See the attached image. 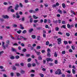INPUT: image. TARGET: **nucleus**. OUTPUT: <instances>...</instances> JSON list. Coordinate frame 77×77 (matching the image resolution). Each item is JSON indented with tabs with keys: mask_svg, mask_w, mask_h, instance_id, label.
Returning a JSON list of instances; mask_svg holds the SVG:
<instances>
[{
	"mask_svg": "<svg viewBox=\"0 0 77 77\" xmlns=\"http://www.w3.org/2000/svg\"><path fill=\"white\" fill-rule=\"evenodd\" d=\"M55 73L56 74H58V75L62 74V73L61 72V70L59 69H57V70L55 71Z\"/></svg>",
	"mask_w": 77,
	"mask_h": 77,
	"instance_id": "obj_1",
	"label": "nucleus"
},
{
	"mask_svg": "<svg viewBox=\"0 0 77 77\" xmlns=\"http://www.w3.org/2000/svg\"><path fill=\"white\" fill-rule=\"evenodd\" d=\"M57 40L58 41L57 42L58 44L59 45L61 44V41H62V39H61V38H59L57 39Z\"/></svg>",
	"mask_w": 77,
	"mask_h": 77,
	"instance_id": "obj_2",
	"label": "nucleus"
},
{
	"mask_svg": "<svg viewBox=\"0 0 77 77\" xmlns=\"http://www.w3.org/2000/svg\"><path fill=\"white\" fill-rule=\"evenodd\" d=\"M34 51L37 56H40V54H41V52L37 51L35 49L34 50Z\"/></svg>",
	"mask_w": 77,
	"mask_h": 77,
	"instance_id": "obj_3",
	"label": "nucleus"
},
{
	"mask_svg": "<svg viewBox=\"0 0 77 77\" xmlns=\"http://www.w3.org/2000/svg\"><path fill=\"white\" fill-rule=\"evenodd\" d=\"M19 8V5H18L17 4H16V5L15 7L14 8V9L16 10V11H17L18 9V8Z\"/></svg>",
	"mask_w": 77,
	"mask_h": 77,
	"instance_id": "obj_4",
	"label": "nucleus"
},
{
	"mask_svg": "<svg viewBox=\"0 0 77 77\" xmlns=\"http://www.w3.org/2000/svg\"><path fill=\"white\" fill-rule=\"evenodd\" d=\"M11 50L12 52H17V50L14 48L12 47Z\"/></svg>",
	"mask_w": 77,
	"mask_h": 77,
	"instance_id": "obj_5",
	"label": "nucleus"
},
{
	"mask_svg": "<svg viewBox=\"0 0 77 77\" xmlns=\"http://www.w3.org/2000/svg\"><path fill=\"white\" fill-rule=\"evenodd\" d=\"M3 17L4 19H8V18H9V17L8 16L6 15L5 16L3 15Z\"/></svg>",
	"mask_w": 77,
	"mask_h": 77,
	"instance_id": "obj_6",
	"label": "nucleus"
},
{
	"mask_svg": "<svg viewBox=\"0 0 77 77\" xmlns=\"http://www.w3.org/2000/svg\"><path fill=\"white\" fill-rule=\"evenodd\" d=\"M2 43L3 48L4 49H6V47H5V42H2Z\"/></svg>",
	"mask_w": 77,
	"mask_h": 77,
	"instance_id": "obj_7",
	"label": "nucleus"
},
{
	"mask_svg": "<svg viewBox=\"0 0 77 77\" xmlns=\"http://www.w3.org/2000/svg\"><path fill=\"white\" fill-rule=\"evenodd\" d=\"M16 15H17V16H16V18H20V15H18V13H17L16 14Z\"/></svg>",
	"mask_w": 77,
	"mask_h": 77,
	"instance_id": "obj_8",
	"label": "nucleus"
},
{
	"mask_svg": "<svg viewBox=\"0 0 77 77\" xmlns=\"http://www.w3.org/2000/svg\"><path fill=\"white\" fill-rule=\"evenodd\" d=\"M47 56L48 57H50L51 56V55H50V53L48 52L47 54Z\"/></svg>",
	"mask_w": 77,
	"mask_h": 77,
	"instance_id": "obj_9",
	"label": "nucleus"
},
{
	"mask_svg": "<svg viewBox=\"0 0 77 77\" xmlns=\"http://www.w3.org/2000/svg\"><path fill=\"white\" fill-rule=\"evenodd\" d=\"M20 29H22V30L23 29H24V27H23V25H22V24H20Z\"/></svg>",
	"mask_w": 77,
	"mask_h": 77,
	"instance_id": "obj_10",
	"label": "nucleus"
},
{
	"mask_svg": "<svg viewBox=\"0 0 77 77\" xmlns=\"http://www.w3.org/2000/svg\"><path fill=\"white\" fill-rule=\"evenodd\" d=\"M37 38L38 41H40L41 40V36H37Z\"/></svg>",
	"mask_w": 77,
	"mask_h": 77,
	"instance_id": "obj_11",
	"label": "nucleus"
},
{
	"mask_svg": "<svg viewBox=\"0 0 77 77\" xmlns=\"http://www.w3.org/2000/svg\"><path fill=\"white\" fill-rule=\"evenodd\" d=\"M38 60H42V59L41 55H40L38 57Z\"/></svg>",
	"mask_w": 77,
	"mask_h": 77,
	"instance_id": "obj_12",
	"label": "nucleus"
},
{
	"mask_svg": "<svg viewBox=\"0 0 77 77\" xmlns=\"http://www.w3.org/2000/svg\"><path fill=\"white\" fill-rule=\"evenodd\" d=\"M62 5L63 8H65V7H66V5L65 4V3H63L62 4Z\"/></svg>",
	"mask_w": 77,
	"mask_h": 77,
	"instance_id": "obj_13",
	"label": "nucleus"
},
{
	"mask_svg": "<svg viewBox=\"0 0 77 77\" xmlns=\"http://www.w3.org/2000/svg\"><path fill=\"white\" fill-rule=\"evenodd\" d=\"M28 67L29 68H30V67H31V66H32V65L30 63H28L27 65Z\"/></svg>",
	"mask_w": 77,
	"mask_h": 77,
	"instance_id": "obj_14",
	"label": "nucleus"
},
{
	"mask_svg": "<svg viewBox=\"0 0 77 77\" xmlns=\"http://www.w3.org/2000/svg\"><path fill=\"white\" fill-rule=\"evenodd\" d=\"M35 63H36L37 65H39V63L38 62V61L37 60H36V59H35Z\"/></svg>",
	"mask_w": 77,
	"mask_h": 77,
	"instance_id": "obj_15",
	"label": "nucleus"
},
{
	"mask_svg": "<svg viewBox=\"0 0 77 77\" xmlns=\"http://www.w3.org/2000/svg\"><path fill=\"white\" fill-rule=\"evenodd\" d=\"M33 30V29L32 28L31 29H30L29 30V33H31V32H32Z\"/></svg>",
	"mask_w": 77,
	"mask_h": 77,
	"instance_id": "obj_16",
	"label": "nucleus"
},
{
	"mask_svg": "<svg viewBox=\"0 0 77 77\" xmlns=\"http://www.w3.org/2000/svg\"><path fill=\"white\" fill-rule=\"evenodd\" d=\"M21 30H20V29H19V31H17V32L19 34H20V33H21Z\"/></svg>",
	"mask_w": 77,
	"mask_h": 77,
	"instance_id": "obj_17",
	"label": "nucleus"
},
{
	"mask_svg": "<svg viewBox=\"0 0 77 77\" xmlns=\"http://www.w3.org/2000/svg\"><path fill=\"white\" fill-rule=\"evenodd\" d=\"M58 12H59L60 14H62V11L60 10V9H59L58 10Z\"/></svg>",
	"mask_w": 77,
	"mask_h": 77,
	"instance_id": "obj_18",
	"label": "nucleus"
},
{
	"mask_svg": "<svg viewBox=\"0 0 77 77\" xmlns=\"http://www.w3.org/2000/svg\"><path fill=\"white\" fill-rule=\"evenodd\" d=\"M54 57H57V53H56V52H54Z\"/></svg>",
	"mask_w": 77,
	"mask_h": 77,
	"instance_id": "obj_19",
	"label": "nucleus"
},
{
	"mask_svg": "<svg viewBox=\"0 0 77 77\" xmlns=\"http://www.w3.org/2000/svg\"><path fill=\"white\" fill-rule=\"evenodd\" d=\"M32 17L35 19H37V18H38V17H36L35 15H33Z\"/></svg>",
	"mask_w": 77,
	"mask_h": 77,
	"instance_id": "obj_20",
	"label": "nucleus"
},
{
	"mask_svg": "<svg viewBox=\"0 0 77 77\" xmlns=\"http://www.w3.org/2000/svg\"><path fill=\"white\" fill-rule=\"evenodd\" d=\"M61 28H64V29H66V25H63L61 27Z\"/></svg>",
	"mask_w": 77,
	"mask_h": 77,
	"instance_id": "obj_21",
	"label": "nucleus"
},
{
	"mask_svg": "<svg viewBox=\"0 0 77 77\" xmlns=\"http://www.w3.org/2000/svg\"><path fill=\"white\" fill-rule=\"evenodd\" d=\"M66 35H67V36H70V34L68 32H66Z\"/></svg>",
	"mask_w": 77,
	"mask_h": 77,
	"instance_id": "obj_22",
	"label": "nucleus"
},
{
	"mask_svg": "<svg viewBox=\"0 0 77 77\" xmlns=\"http://www.w3.org/2000/svg\"><path fill=\"white\" fill-rule=\"evenodd\" d=\"M26 33H27V31H26V30H24L22 32V33H23V34Z\"/></svg>",
	"mask_w": 77,
	"mask_h": 77,
	"instance_id": "obj_23",
	"label": "nucleus"
},
{
	"mask_svg": "<svg viewBox=\"0 0 77 77\" xmlns=\"http://www.w3.org/2000/svg\"><path fill=\"white\" fill-rule=\"evenodd\" d=\"M72 72L73 74H75V70H74V69H72Z\"/></svg>",
	"mask_w": 77,
	"mask_h": 77,
	"instance_id": "obj_24",
	"label": "nucleus"
},
{
	"mask_svg": "<svg viewBox=\"0 0 77 77\" xmlns=\"http://www.w3.org/2000/svg\"><path fill=\"white\" fill-rule=\"evenodd\" d=\"M46 60L47 62H49L50 61V58H47L46 59Z\"/></svg>",
	"mask_w": 77,
	"mask_h": 77,
	"instance_id": "obj_25",
	"label": "nucleus"
},
{
	"mask_svg": "<svg viewBox=\"0 0 77 77\" xmlns=\"http://www.w3.org/2000/svg\"><path fill=\"white\" fill-rule=\"evenodd\" d=\"M27 51V49L26 48H23L22 50L23 52H26Z\"/></svg>",
	"mask_w": 77,
	"mask_h": 77,
	"instance_id": "obj_26",
	"label": "nucleus"
},
{
	"mask_svg": "<svg viewBox=\"0 0 77 77\" xmlns=\"http://www.w3.org/2000/svg\"><path fill=\"white\" fill-rule=\"evenodd\" d=\"M32 38H33V39H35L36 36L35 35H32Z\"/></svg>",
	"mask_w": 77,
	"mask_h": 77,
	"instance_id": "obj_27",
	"label": "nucleus"
},
{
	"mask_svg": "<svg viewBox=\"0 0 77 77\" xmlns=\"http://www.w3.org/2000/svg\"><path fill=\"white\" fill-rule=\"evenodd\" d=\"M16 74L17 75V76L18 77L20 76V75H21V74L18 73H16Z\"/></svg>",
	"mask_w": 77,
	"mask_h": 77,
	"instance_id": "obj_28",
	"label": "nucleus"
},
{
	"mask_svg": "<svg viewBox=\"0 0 77 77\" xmlns=\"http://www.w3.org/2000/svg\"><path fill=\"white\" fill-rule=\"evenodd\" d=\"M12 8V6H10L8 8V11H9V10L10 9H11Z\"/></svg>",
	"mask_w": 77,
	"mask_h": 77,
	"instance_id": "obj_29",
	"label": "nucleus"
},
{
	"mask_svg": "<svg viewBox=\"0 0 77 77\" xmlns=\"http://www.w3.org/2000/svg\"><path fill=\"white\" fill-rule=\"evenodd\" d=\"M19 5L20 7V8H23V5L21 3H19Z\"/></svg>",
	"mask_w": 77,
	"mask_h": 77,
	"instance_id": "obj_30",
	"label": "nucleus"
},
{
	"mask_svg": "<svg viewBox=\"0 0 77 77\" xmlns=\"http://www.w3.org/2000/svg\"><path fill=\"white\" fill-rule=\"evenodd\" d=\"M29 22L31 23H32L33 22V19L31 18L29 20Z\"/></svg>",
	"mask_w": 77,
	"mask_h": 77,
	"instance_id": "obj_31",
	"label": "nucleus"
},
{
	"mask_svg": "<svg viewBox=\"0 0 77 77\" xmlns=\"http://www.w3.org/2000/svg\"><path fill=\"white\" fill-rule=\"evenodd\" d=\"M66 76H67V77H72V75H70V74H68L66 75Z\"/></svg>",
	"mask_w": 77,
	"mask_h": 77,
	"instance_id": "obj_32",
	"label": "nucleus"
},
{
	"mask_svg": "<svg viewBox=\"0 0 77 77\" xmlns=\"http://www.w3.org/2000/svg\"><path fill=\"white\" fill-rule=\"evenodd\" d=\"M18 26H17V25L16 24H14L13 25V27H17Z\"/></svg>",
	"mask_w": 77,
	"mask_h": 77,
	"instance_id": "obj_33",
	"label": "nucleus"
},
{
	"mask_svg": "<svg viewBox=\"0 0 77 77\" xmlns=\"http://www.w3.org/2000/svg\"><path fill=\"white\" fill-rule=\"evenodd\" d=\"M36 48L37 50H38V49H41V46H37Z\"/></svg>",
	"mask_w": 77,
	"mask_h": 77,
	"instance_id": "obj_34",
	"label": "nucleus"
},
{
	"mask_svg": "<svg viewBox=\"0 0 77 77\" xmlns=\"http://www.w3.org/2000/svg\"><path fill=\"white\" fill-rule=\"evenodd\" d=\"M15 58L17 59H19V58H20V56H19L18 55H17L15 56Z\"/></svg>",
	"mask_w": 77,
	"mask_h": 77,
	"instance_id": "obj_35",
	"label": "nucleus"
},
{
	"mask_svg": "<svg viewBox=\"0 0 77 77\" xmlns=\"http://www.w3.org/2000/svg\"><path fill=\"white\" fill-rule=\"evenodd\" d=\"M13 70H16V67H15V66H13Z\"/></svg>",
	"mask_w": 77,
	"mask_h": 77,
	"instance_id": "obj_36",
	"label": "nucleus"
},
{
	"mask_svg": "<svg viewBox=\"0 0 77 77\" xmlns=\"http://www.w3.org/2000/svg\"><path fill=\"white\" fill-rule=\"evenodd\" d=\"M10 75H11V77H13V76H14V73L12 72H11Z\"/></svg>",
	"mask_w": 77,
	"mask_h": 77,
	"instance_id": "obj_37",
	"label": "nucleus"
},
{
	"mask_svg": "<svg viewBox=\"0 0 77 77\" xmlns=\"http://www.w3.org/2000/svg\"><path fill=\"white\" fill-rule=\"evenodd\" d=\"M32 60V59L30 58H29L28 59V62H30Z\"/></svg>",
	"mask_w": 77,
	"mask_h": 77,
	"instance_id": "obj_38",
	"label": "nucleus"
},
{
	"mask_svg": "<svg viewBox=\"0 0 77 77\" xmlns=\"http://www.w3.org/2000/svg\"><path fill=\"white\" fill-rule=\"evenodd\" d=\"M24 72H25V71H24V70H21L20 72V73H21V74H24Z\"/></svg>",
	"mask_w": 77,
	"mask_h": 77,
	"instance_id": "obj_39",
	"label": "nucleus"
},
{
	"mask_svg": "<svg viewBox=\"0 0 77 77\" xmlns=\"http://www.w3.org/2000/svg\"><path fill=\"white\" fill-rule=\"evenodd\" d=\"M3 4L4 5H8V3L6 2H4L3 3Z\"/></svg>",
	"mask_w": 77,
	"mask_h": 77,
	"instance_id": "obj_40",
	"label": "nucleus"
},
{
	"mask_svg": "<svg viewBox=\"0 0 77 77\" xmlns=\"http://www.w3.org/2000/svg\"><path fill=\"white\" fill-rule=\"evenodd\" d=\"M50 44L49 42L47 41V42H46V45H48V44Z\"/></svg>",
	"mask_w": 77,
	"mask_h": 77,
	"instance_id": "obj_41",
	"label": "nucleus"
},
{
	"mask_svg": "<svg viewBox=\"0 0 77 77\" xmlns=\"http://www.w3.org/2000/svg\"><path fill=\"white\" fill-rule=\"evenodd\" d=\"M54 65V63H49L50 66H53Z\"/></svg>",
	"mask_w": 77,
	"mask_h": 77,
	"instance_id": "obj_42",
	"label": "nucleus"
},
{
	"mask_svg": "<svg viewBox=\"0 0 77 77\" xmlns=\"http://www.w3.org/2000/svg\"><path fill=\"white\" fill-rule=\"evenodd\" d=\"M64 44H65V45H66V44H68V42L66 41H64Z\"/></svg>",
	"mask_w": 77,
	"mask_h": 77,
	"instance_id": "obj_43",
	"label": "nucleus"
},
{
	"mask_svg": "<svg viewBox=\"0 0 77 77\" xmlns=\"http://www.w3.org/2000/svg\"><path fill=\"white\" fill-rule=\"evenodd\" d=\"M48 53H50L51 52V51L50 50V49L48 48L47 50Z\"/></svg>",
	"mask_w": 77,
	"mask_h": 77,
	"instance_id": "obj_44",
	"label": "nucleus"
},
{
	"mask_svg": "<svg viewBox=\"0 0 77 77\" xmlns=\"http://www.w3.org/2000/svg\"><path fill=\"white\" fill-rule=\"evenodd\" d=\"M40 75L41 76V77H44V76L43 74L41 73L40 74Z\"/></svg>",
	"mask_w": 77,
	"mask_h": 77,
	"instance_id": "obj_45",
	"label": "nucleus"
},
{
	"mask_svg": "<svg viewBox=\"0 0 77 77\" xmlns=\"http://www.w3.org/2000/svg\"><path fill=\"white\" fill-rule=\"evenodd\" d=\"M24 19H25L24 17H22L21 19L22 21H23V22L24 21Z\"/></svg>",
	"mask_w": 77,
	"mask_h": 77,
	"instance_id": "obj_46",
	"label": "nucleus"
},
{
	"mask_svg": "<svg viewBox=\"0 0 77 77\" xmlns=\"http://www.w3.org/2000/svg\"><path fill=\"white\" fill-rule=\"evenodd\" d=\"M38 20H34V23H37V22H38Z\"/></svg>",
	"mask_w": 77,
	"mask_h": 77,
	"instance_id": "obj_47",
	"label": "nucleus"
},
{
	"mask_svg": "<svg viewBox=\"0 0 77 77\" xmlns=\"http://www.w3.org/2000/svg\"><path fill=\"white\" fill-rule=\"evenodd\" d=\"M54 63L55 64H57V63H58V62H57V60H55L54 61Z\"/></svg>",
	"mask_w": 77,
	"mask_h": 77,
	"instance_id": "obj_48",
	"label": "nucleus"
},
{
	"mask_svg": "<svg viewBox=\"0 0 77 77\" xmlns=\"http://www.w3.org/2000/svg\"><path fill=\"white\" fill-rule=\"evenodd\" d=\"M55 5L56 6H59V4L58 3V2H57L56 3Z\"/></svg>",
	"mask_w": 77,
	"mask_h": 77,
	"instance_id": "obj_49",
	"label": "nucleus"
},
{
	"mask_svg": "<svg viewBox=\"0 0 77 77\" xmlns=\"http://www.w3.org/2000/svg\"><path fill=\"white\" fill-rule=\"evenodd\" d=\"M15 66H20V64L18 63H15Z\"/></svg>",
	"mask_w": 77,
	"mask_h": 77,
	"instance_id": "obj_50",
	"label": "nucleus"
},
{
	"mask_svg": "<svg viewBox=\"0 0 77 77\" xmlns=\"http://www.w3.org/2000/svg\"><path fill=\"white\" fill-rule=\"evenodd\" d=\"M66 72H67L69 74H71V71H70V70L66 71Z\"/></svg>",
	"mask_w": 77,
	"mask_h": 77,
	"instance_id": "obj_51",
	"label": "nucleus"
},
{
	"mask_svg": "<svg viewBox=\"0 0 77 77\" xmlns=\"http://www.w3.org/2000/svg\"><path fill=\"white\" fill-rule=\"evenodd\" d=\"M32 66H33V67L35 66H36V64L35 63H33L32 64Z\"/></svg>",
	"mask_w": 77,
	"mask_h": 77,
	"instance_id": "obj_52",
	"label": "nucleus"
},
{
	"mask_svg": "<svg viewBox=\"0 0 77 77\" xmlns=\"http://www.w3.org/2000/svg\"><path fill=\"white\" fill-rule=\"evenodd\" d=\"M20 65H21V66H24V63H20Z\"/></svg>",
	"mask_w": 77,
	"mask_h": 77,
	"instance_id": "obj_53",
	"label": "nucleus"
},
{
	"mask_svg": "<svg viewBox=\"0 0 77 77\" xmlns=\"http://www.w3.org/2000/svg\"><path fill=\"white\" fill-rule=\"evenodd\" d=\"M59 27H57L55 28V29L56 31H58V30H59Z\"/></svg>",
	"mask_w": 77,
	"mask_h": 77,
	"instance_id": "obj_54",
	"label": "nucleus"
},
{
	"mask_svg": "<svg viewBox=\"0 0 77 77\" xmlns=\"http://www.w3.org/2000/svg\"><path fill=\"white\" fill-rule=\"evenodd\" d=\"M67 26L68 28H70V25H69V24H67Z\"/></svg>",
	"mask_w": 77,
	"mask_h": 77,
	"instance_id": "obj_55",
	"label": "nucleus"
},
{
	"mask_svg": "<svg viewBox=\"0 0 77 77\" xmlns=\"http://www.w3.org/2000/svg\"><path fill=\"white\" fill-rule=\"evenodd\" d=\"M25 3H27L29 2V1L28 0H24Z\"/></svg>",
	"mask_w": 77,
	"mask_h": 77,
	"instance_id": "obj_56",
	"label": "nucleus"
},
{
	"mask_svg": "<svg viewBox=\"0 0 77 77\" xmlns=\"http://www.w3.org/2000/svg\"><path fill=\"white\" fill-rule=\"evenodd\" d=\"M14 56H11V57H10V59H11L13 60L14 59Z\"/></svg>",
	"mask_w": 77,
	"mask_h": 77,
	"instance_id": "obj_57",
	"label": "nucleus"
},
{
	"mask_svg": "<svg viewBox=\"0 0 77 77\" xmlns=\"http://www.w3.org/2000/svg\"><path fill=\"white\" fill-rule=\"evenodd\" d=\"M47 21H48V23H51V21L50 20V19H48L47 20Z\"/></svg>",
	"mask_w": 77,
	"mask_h": 77,
	"instance_id": "obj_58",
	"label": "nucleus"
},
{
	"mask_svg": "<svg viewBox=\"0 0 77 77\" xmlns=\"http://www.w3.org/2000/svg\"><path fill=\"white\" fill-rule=\"evenodd\" d=\"M31 77H33L35 76V75L33 74H31L30 75Z\"/></svg>",
	"mask_w": 77,
	"mask_h": 77,
	"instance_id": "obj_59",
	"label": "nucleus"
},
{
	"mask_svg": "<svg viewBox=\"0 0 77 77\" xmlns=\"http://www.w3.org/2000/svg\"><path fill=\"white\" fill-rule=\"evenodd\" d=\"M47 22V20L46 19H45L44 20V23H46Z\"/></svg>",
	"mask_w": 77,
	"mask_h": 77,
	"instance_id": "obj_60",
	"label": "nucleus"
},
{
	"mask_svg": "<svg viewBox=\"0 0 77 77\" xmlns=\"http://www.w3.org/2000/svg\"><path fill=\"white\" fill-rule=\"evenodd\" d=\"M4 53V51H2L0 52V55H1L2 54H3Z\"/></svg>",
	"mask_w": 77,
	"mask_h": 77,
	"instance_id": "obj_61",
	"label": "nucleus"
},
{
	"mask_svg": "<svg viewBox=\"0 0 77 77\" xmlns=\"http://www.w3.org/2000/svg\"><path fill=\"white\" fill-rule=\"evenodd\" d=\"M45 52V50H43L42 51V53H44Z\"/></svg>",
	"mask_w": 77,
	"mask_h": 77,
	"instance_id": "obj_62",
	"label": "nucleus"
},
{
	"mask_svg": "<svg viewBox=\"0 0 77 77\" xmlns=\"http://www.w3.org/2000/svg\"><path fill=\"white\" fill-rule=\"evenodd\" d=\"M63 14H66V11L64 10H63Z\"/></svg>",
	"mask_w": 77,
	"mask_h": 77,
	"instance_id": "obj_63",
	"label": "nucleus"
},
{
	"mask_svg": "<svg viewBox=\"0 0 77 77\" xmlns=\"http://www.w3.org/2000/svg\"><path fill=\"white\" fill-rule=\"evenodd\" d=\"M30 56V54H27L26 55V57H29Z\"/></svg>",
	"mask_w": 77,
	"mask_h": 77,
	"instance_id": "obj_64",
	"label": "nucleus"
}]
</instances>
